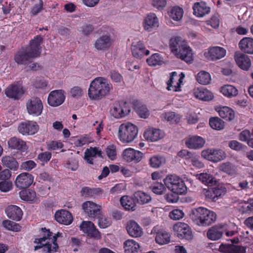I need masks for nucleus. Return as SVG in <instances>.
<instances>
[{
    "mask_svg": "<svg viewBox=\"0 0 253 253\" xmlns=\"http://www.w3.org/2000/svg\"><path fill=\"white\" fill-rule=\"evenodd\" d=\"M151 4L158 10H162L167 5L166 0H150Z\"/></svg>",
    "mask_w": 253,
    "mask_h": 253,
    "instance_id": "nucleus-58",
    "label": "nucleus"
},
{
    "mask_svg": "<svg viewBox=\"0 0 253 253\" xmlns=\"http://www.w3.org/2000/svg\"><path fill=\"white\" fill-rule=\"evenodd\" d=\"M138 129L137 126L129 122L121 124L118 131L119 139L123 143H130L137 136Z\"/></svg>",
    "mask_w": 253,
    "mask_h": 253,
    "instance_id": "nucleus-4",
    "label": "nucleus"
},
{
    "mask_svg": "<svg viewBox=\"0 0 253 253\" xmlns=\"http://www.w3.org/2000/svg\"><path fill=\"white\" fill-rule=\"evenodd\" d=\"M126 229L128 235L133 238L140 237L143 234L142 227L134 220L127 222Z\"/></svg>",
    "mask_w": 253,
    "mask_h": 253,
    "instance_id": "nucleus-24",
    "label": "nucleus"
},
{
    "mask_svg": "<svg viewBox=\"0 0 253 253\" xmlns=\"http://www.w3.org/2000/svg\"><path fill=\"white\" fill-rule=\"evenodd\" d=\"M63 144L60 141H52L48 143L47 148L48 150H57L62 148Z\"/></svg>",
    "mask_w": 253,
    "mask_h": 253,
    "instance_id": "nucleus-64",
    "label": "nucleus"
},
{
    "mask_svg": "<svg viewBox=\"0 0 253 253\" xmlns=\"http://www.w3.org/2000/svg\"><path fill=\"white\" fill-rule=\"evenodd\" d=\"M124 208L127 211H134L136 209V203L134 200L128 196H123L120 200Z\"/></svg>",
    "mask_w": 253,
    "mask_h": 253,
    "instance_id": "nucleus-38",
    "label": "nucleus"
},
{
    "mask_svg": "<svg viewBox=\"0 0 253 253\" xmlns=\"http://www.w3.org/2000/svg\"><path fill=\"white\" fill-rule=\"evenodd\" d=\"M143 156V153L130 147L125 149L122 153L123 160L128 163H139L142 160Z\"/></svg>",
    "mask_w": 253,
    "mask_h": 253,
    "instance_id": "nucleus-11",
    "label": "nucleus"
},
{
    "mask_svg": "<svg viewBox=\"0 0 253 253\" xmlns=\"http://www.w3.org/2000/svg\"><path fill=\"white\" fill-rule=\"evenodd\" d=\"M106 153L109 159L112 160H115L117 158L116 146L114 145L108 146L106 149Z\"/></svg>",
    "mask_w": 253,
    "mask_h": 253,
    "instance_id": "nucleus-55",
    "label": "nucleus"
},
{
    "mask_svg": "<svg viewBox=\"0 0 253 253\" xmlns=\"http://www.w3.org/2000/svg\"><path fill=\"white\" fill-rule=\"evenodd\" d=\"M205 142L203 137L198 135L189 136L185 140L186 147L191 149H201L204 146Z\"/></svg>",
    "mask_w": 253,
    "mask_h": 253,
    "instance_id": "nucleus-20",
    "label": "nucleus"
},
{
    "mask_svg": "<svg viewBox=\"0 0 253 253\" xmlns=\"http://www.w3.org/2000/svg\"><path fill=\"white\" fill-rule=\"evenodd\" d=\"M131 111L130 104L124 101H116L112 105L110 113L115 119H120L127 116Z\"/></svg>",
    "mask_w": 253,
    "mask_h": 253,
    "instance_id": "nucleus-6",
    "label": "nucleus"
},
{
    "mask_svg": "<svg viewBox=\"0 0 253 253\" xmlns=\"http://www.w3.org/2000/svg\"><path fill=\"white\" fill-rule=\"evenodd\" d=\"M194 96L199 99L204 101L211 100L213 97L212 93L204 88H195L193 89Z\"/></svg>",
    "mask_w": 253,
    "mask_h": 253,
    "instance_id": "nucleus-31",
    "label": "nucleus"
},
{
    "mask_svg": "<svg viewBox=\"0 0 253 253\" xmlns=\"http://www.w3.org/2000/svg\"><path fill=\"white\" fill-rule=\"evenodd\" d=\"M192 9L193 14L197 17H203L209 14L211 11V7L203 1L194 3Z\"/></svg>",
    "mask_w": 253,
    "mask_h": 253,
    "instance_id": "nucleus-26",
    "label": "nucleus"
},
{
    "mask_svg": "<svg viewBox=\"0 0 253 253\" xmlns=\"http://www.w3.org/2000/svg\"><path fill=\"white\" fill-rule=\"evenodd\" d=\"M226 54V50L223 47L214 46L209 48L208 51L204 53L206 58L209 60H216L223 57Z\"/></svg>",
    "mask_w": 253,
    "mask_h": 253,
    "instance_id": "nucleus-21",
    "label": "nucleus"
},
{
    "mask_svg": "<svg viewBox=\"0 0 253 253\" xmlns=\"http://www.w3.org/2000/svg\"><path fill=\"white\" fill-rule=\"evenodd\" d=\"M213 191V194L214 197L215 198L216 200L220 197L223 196L226 192V188L222 186H218L212 188Z\"/></svg>",
    "mask_w": 253,
    "mask_h": 253,
    "instance_id": "nucleus-57",
    "label": "nucleus"
},
{
    "mask_svg": "<svg viewBox=\"0 0 253 253\" xmlns=\"http://www.w3.org/2000/svg\"><path fill=\"white\" fill-rule=\"evenodd\" d=\"M113 42L110 34H103L95 41L94 47L98 51H106L111 47Z\"/></svg>",
    "mask_w": 253,
    "mask_h": 253,
    "instance_id": "nucleus-13",
    "label": "nucleus"
},
{
    "mask_svg": "<svg viewBox=\"0 0 253 253\" xmlns=\"http://www.w3.org/2000/svg\"><path fill=\"white\" fill-rule=\"evenodd\" d=\"M183 9L179 6H175V21L178 22L177 25H180L183 16Z\"/></svg>",
    "mask_w": 253,
    "mask_h": 253,
    "instance_id": "nucleus-61",
    "label": "nucleus"
},
{
    "mask_svg": "<svg viewBox=\"0 0 253 253\" xmlns=\"http://www.w3.org/2000/svg\"><path fill=\"white\" fill-rule=\"evenodd\" d=\"M2 225L6 229L13 232H19L21 229V226L18 223L9 220H3Z\"/></svg>",
    "mask_w": 253,
    "mask_h": 253,
    "instance_id": "nucleus-48",
    "label": "nucleus"
},
{
    "mask_svg": "<svg viewBox=\"0 0 253 253\" xmlns=\"http://www.w3.org/2000/svg\"><path fill=\"white\" fill-rule=\"evenodd\" d=\"M164 183L166 187L170 190L174 189V177L172 175H169L164 179Z\"/></svg>",
    "mask_w": 253,
    "mask_h": 253,
    "instance_id": "nucleus-63",
    "label": "nucleus"
},
{
    "mask_svg": "<svg viewBox=\"0 0 253 253\" xmlns=\"http://www.w3.org/2000/svg\"><path fill=\"white\" fill-rule=\"evenodd\" d=\"M224 232L223 225H215L209 229L207 232V236L211 240H218L221 238Z\"/></svg>",
    "mask_w": 253,
    "mask_h": 253,
    "instance_id": "nucleus-28",
    "label": "nucleus"
},
{
    "mask_svg": "<svg viewBox=\"0 0 253 253\" xmlns=\"http://www.w3.org/2000/svg\"><path fill=\"white\" fill-rule=\"evenodd\" d=\"M159 25V19L155 13L147 15L144 19L143 26L145 30L152 32L156 30Z\"/></svg>",
    "mask_w": 253,
    "mask_h": 253,
    "instance_id": "nucleus-18",
    "label": "nucleus"
},
{
    "mask_svg": "<svg viewBox=\"0 0 253 253\" xmlns=\"http://www.w3.org/2000/svg\"><path fill=\"white\" fill-rule=\"evenodd\" d=\"M25 93V89L22 85L16 83L9 85L4 90L5 95L14 100L19 99Z\"/></svg>",
    "mask_w": 253,
    "mask_h": 253,
    "instance_id": "nucleus-9",
    "label": "nucleus"
},
{
    "mask_svg": "<svg viewBox=\"0 0 253 253\" xmlns=\"http://www.w3.org/2000/svg\"><path fill=\"white\" fill-rule=\"evenodd\" d=\"M8 144L10 148L14 149L25 150L26 149V142L22 139L13 137L8 141Z\"/></svg>",
    "mask_w": 253,
    "mask_h": 253,
    "instance_id": "nucleus-39",
    "label": "nucleus"
},
{
    "mask_svg": "<svg viewBox=\"0 0 253 253\" xmlns=\"http://www.w3.org/2000/svg\"><path fill=\"white\" fill-rule=\"evenodd\" d=\"M47 82L43 79H36L33 83V85L36 88L44 89L47 85Z\"/></svg>",
    "mask_w": 253,
    "mask_h": 253,
    "instance_id": "nucleus-62",
    "label": "nucleus"
},
{
    "mask_svg": "<svg viewBox=\"0 0 253 253\" xmlns=\"http://www.w3.org/2000/svg\"><path fill=\"white\" fill-rule=\"evenodd\" d=\"M37 166L36 163L32 160H29L23 162L20 166V169L22 170L30 171L35 168Z\"/></svg>",
    "mask_w": 253,
    "mask_h": 253,
    "instance_id": "nucleus-56",
    "label": "nucleus"
},
{
    "mask_svg": "<svg viewBox=\"0 0 253 253\" xmlns=\"http://www.w3.org/2000/svg\"><path fill=\"white\" fill-rule=\"evenodd\" d=\"M81 194L84 197H93L102 193V190L100 188H90L88 187H84L82 189Z\"/></svg>",
    "mask_w": 253,
    "mask_h": 253,
    "instance_id": "nucleus-50",
    "label": "nucleus"
},
{
    "mask_svg": "<svg viewBox=\"0 0 253 253\" xmlns=\"http://www.w3.org/2000/svg\"><path fill=\"white\" fill-rule=\"evenodd\" d=\"M165 133L160 129L148 127L143 133L144 138L150 142H157L164 137Z\"/></svg>",
    "mask_w": 253,
    "mask_h": 253,
    "instance_id": "nucleus-15",
    "label": "nucleus"
},
{
    "mask_svg": "<svg viewBox=\"0 0 253 253\" xmlns=\"http://www.w3.org/2000/svg\"><path fill=\"white\" fill-rule=\"evenodd\" d=\"M80 229L88 236L96 239H99L100 235L94 224L91 221H83L80 225Z\"/></svg>",
    "mask_w": 253,
    "mask_h": 253,
    "instance_id": "nucleus-22",
    "label": "nucleus"
},
{
    "mask_svg": "<svg viewBox=\"0 0 253 253\" xmlns=\"http://www.w3.org/2000/svg\"><path fill=\"white\" fill-rule=\"evenodd\" d=\"M217 112L221 118L227 121H231L235 117L234 111L228 107L224 106L221 107L217 110Z\"/></svg>",
    "mask_w": 253,
    "mask_h": 253,
    "instance_id": "nucleus-42",
    "label": "nucleus"
},
{
    "mask_svg": "<svg viewBox=\"0 0 253 253\" xmlns=\"http://www.w3.org/2000/svg\"><path fill=\"white\" fill-rule=\"evenodd\" d=\"M164 162V159L158 156H154L149 159V165L154 168L160 167Z\"/></svg>",
    "mask_w": 253,
    "mask_h": 253,
    "instance_id": "nucleus-53",
    "label": "nucleus"
},
{
    "mask_svg": "<svg viewBox=\"0 0 253 253\" xmlns=\"http://www.w3.org/2000/svg\"><path fill=\"white\" fill-rule=\"evenodd\" d=\"M41 237L36 238L34 241L35 244L34 250L37 251L43 247L44 251L48 253H54L57 251L58 246L56 243L57 237H61L62 233L58 232L52 235L51 232L46 228H42L41 233Z\"/></svg>",
    "mask_w": 253,
    "mask_h": 253,
    "instance_id": "nucleus-3",
    "label": "nucleus"
},
{
    "mask_svg": "<svg viewBox=\"0 0 253 253\" xmlns=\"http://www.w3.org/2000/svg\"><path fill=\"white\" fill-rule=\"evenodd\" d=\"M219 251L223 253H245L244 247L232 244H221L219 248Z\"/></svg>",
    "mask_w": 253,
    "mask_h": 253,
    "instance_id": "nucleus-29",
    "label": "nucleus"
},
{
    "mask_svg": "<svg viewBox=\"0 0 253 253\" xmlns=\"http://www.w3.org/2000/svg\"><path fill=\"white\" fill-rule=\"evenodd\" d=\"M234 58L238 67L243 70L247 71L251 66V61L249 57L243 53L236 52Z\"/></svg>",
    "mask_w": 253,
    "mask_h": 253,
    "instance_id": "nucleus-23",
    "label": "nucleus"
},
{
    "mask_svg": "<svg viewBox=\"0 0 253 253\" xmlns=\"http://www.w3.org/2000/svg\"><path fill=\"white\" fill-rule=\"evenodd\" d=\"M101 207L92 201H86L83 203L82 209L90 217H95L100 213Z\"/></svg>",
    "mask_w": 253,
    "mask_h": 253,
    "instance_id": "nucleus-17",
    "label": "nucleus"
},
{
    "mask_svg": "<svg viewBox=\"0 0 253 253\" xmlns=\"http://www.w3.org/2000/svg\"><path fill=\"white\" fill-rule=\"evenodd\" d=\"M55 219L59 223L68 225L70 224L73 220L72 214L65 210H60L55 213Z\"/></svg>",
    "mask_w": 253,
    "mask_h": 253,
    "instance_id": "nucleus-25",
    "label": "nucleus"
},
{
    "mask_svg": "<svg viewBox=\"0 0 253 253\" xmlns=\"http://www.w3.org/2000/svg\"><path fill=\"white\" fill-rule=\"evenodd\" d=\"M206 208L199 207L192 210L190 214V218L192 221L197 225L203 226V221L204 219V213Z\"/></svg>",
    "mask_w": 253,
    "mask_h": 253,
    "instance_id": "nucleus-30",
    "label": "nucleus"
},
{
    "mask_svg": "<svg viewBox=\"0 0 253 253\" xmlns=\"http://www.w3.org/2000/svg\"><path fill=\"white\" fill-rule=\"evenodd\" d=\"M209 124L212 128L216 130L222 129L224 127V122L218 117L211 118Z\"/></svg>",
    "mask_w": 253,
    "mask_h": 253,
    "instance_id": "nucleus-51",
    "label": "nucleus"
},
{
    "mask_svg": "<svg viewBox=\"0 0 253 253\" xmlns=\"http://www.w3.org/2000/svg\"><path fill=\"white\" fill-rule=\"evenodd\" d=\"M2 165L13 170L18 169L19 164L16 159L13 157L5 156L1 158Z\"/></svg>",
    "mask_w": 253,
    "mask_h": 253,
    "instance_id": "nucleus-40",
    "label": "nucleus"
},
{
    "mask_svg": "<svg viewBox=\"0 0 253 253\" xmlns=\"http://www.w3.org/2000/svg\"><path fill=\"white\" fill-rule=\"evenodd\" d=\"M70 93L73 97L79 98L84 94V91L81 87L75 86L71 89Z\"/></svg>",
    "mask_w": 253,
    "mask_h": 253,
    "instance_id": "nucleus-59",
    "label": "nucleus"
},
{
    "mask_svg": "<svg viewBox=\"0 0 253 253\" xmlns=\"http://www.w3.org/2000/svg\"><path fill=\"white\" fill-rule=\"evenodd\" d=\"M34 181L33 175L28 172H22L17 176L15 184L17 187L22 189L30 186Z\"/></svg>",
    "mask_w": 253,
    "mask_h": 253,
    "instance_id": "nucleus-16",
    "label": "nucleus"
},
{
    "mask_svg": "<svg viewBox=\"0 0 253 253\" xmlns=\"http://www.w3.org/2000/svg\"><path fill=\"white\" fill-rule=\"evenodd\" d=\"M218 169L219 171H222L229 176H235L237 174V169L236 166L229 162L220 164Z\"/></svg>",
    "mask_w": 253,
    "mask_h": 253,
    "instance_id": "nucleus-34",
    "label": "nucleus"
},
{
    "mask_svg": "<svg viewBox=\"0 0 253 253\" xmlns=\"http://www.w3.org/2000/svg\"><path fill=\"white\" fill-rule=\"evenodd\" d=\"M146 62L149 66H155L161 65L164 62L163 58L159 53H154L147 59Z\"/></svg>",
    "mask_w": 253,
    "mask_h": 253,
    "instance_id": "nucleus-47",
    "label": "nucleus"
},
{
    "mask_svg": "<svg viewBox=\"0 0 253 253\" xmlns=\"http://www.w3.org/2000/svg\"><path fill=\"white\" fill-rule=\"evenodd\" d=\"M27 113L34 117H37L42 113L43 106L41 99L37 97H32L26 103Z\"/></svg>",
    "mask_w": 253,
    "mask_h": 253,
    "instance_id": "nucleus-7",
    "label": "nucleus"
},
{
    "mask_svg": "<svg viewBox=\"0 0 253 253\" xmlns=\"http://www.w3.org/2000/svg\"><path fill=\"white\" fill-rule=\"evenodd\" d=\"M65 99V92L64 90H54L51 91L48 96V104L52 107H57L61 105Z\"/></svg>",
    "mask_w": 253,
    "mask_h": 253,
    "instance_id": "nucleus-14",
    "label": "nucleus"
},
{
    "mask_svg": "<svg viewBox=\"0 0 253 253\" xmlns=\"http://www.w3.org/2000/svg\"><path fill=\"white\" fill-rule=\"evenodd\" d=\"M196 177L203 183L208 186H212L216 182V180L212 175L207 173L197 174Z\"/></svg>",
    "mask_w": 253,
    "mask_h": 253,
    "instance_id": "nucleus-43",
    "label": "nucleus"
},
{
    "mask_svg": "<svg viewBox=\"0 0 253 253\" xmlns=\"http://www.w3.org/2000/svg\"><path fill=\"white\" fill-rule=\"evenodd\" d=\"M135 110L138 116L142 118H146L149 116V112L144 105L138 104L135 106Z\"/></svg>",
    "mask_w": 253,
    "mask_h": 253,
    "instance_id": "nucleus-52",
    "label": "nucleus"
},
{
    "mask_svg": "<svg viewBox=\"0 0 253 253\" xmlns=\"http://www.w3.org/2000/svg\"><path fill=\"white\" fill-rule=\"evenodd\" d=\"M134 197L137 203L142 204L147 203L151 200V197L148 194L140 191L135 192Z\"/></svg>",
    "mask_w": 253,
    "mask_h": 253,
    "instance_id": "nucleus-49",
    "label": "nucleus"
},
{
    "mask_svg": "<svg viewBox=\"0 0 253 253\" xmlns=\"http://www.w3.org/2000/svg\"><path fill=\"white\" fill-rule=\"evenodd\" d=\"M125 253H137L140 249L138 243L133 239H128L124 243Z\"/></svg>",
    "mask_w": 253,
    "mask_h": 253,
    "instance_id": "nucleus-36",
    "label": "nucleus"
},
{
    "mask_svg": "<svg viewBox=\"0 0 253 253\" xmlns=\"http://www.w3.org/2000/svg\"><path fill=\"white\" fill-rule=\"evenodd\" d=\"M12 188V183L9 181H2L0 182V190L3 192H7Z\"/></svg>",
    "mask_w": 253,
    "mask_h": 253,
    "instance_id": "nucleus-60",
    "label": "nucleus"
},
{
    "mask_svg": "<svg viewBox=\"0 0 253 253\" xmlns=\"http://www.w3.org/2000/svg\"><path fill=\"white\" fill-rule=\"evenodd\" d=\"M39 129L37 123L32 121H26L20 123L18 126V131L23 135H33Z\"/></svg>",
    "mask_w": 253,
    "mask_h": 253,
    "instance_id": "nucleus-12",
    "label": "nucleus"
},
{
    "mask_svg": "<svg viewBox=\"0 0 253 253\" xmlns=\"http://www.w3.org/2000/svg\"><path fill=\"white\" fill-rule=\"evenodd\" d=\"M186 192L187 187L183 180L178 176H175V194L183 195Z\"/></svg>",
    "mask_w": 253,
    "mask_h": 253,
    "instance_id": "nucleus-44",
    "label": "nucleus"
},
{
    "mask_svg": "<svg viewBox=\"0 0 253 253\" xmlns=\"http://www.w3.org/2000/svg\"><path fill=\"white\" fill-rule=\"evenodd\" d=\"M113 85L106 78L97 77L91 81L87 89V96L90 101H98L108 96Z\"/></svg>",
    "mask_w": 253,
    "mask_h": 253,
    "instance_id": "nucleus-1",
    "label": "nucleus"
},
{
    "mask_svg": "<svg viewBox=\"0 0 253 253\" xmlns=\"http://www.w3.org/2000/svg\"><path fill=\"white\" fill-rule=\"evenodd\" d=\"M19 195L21 200L27 202L34 203L38 199L36 192L30 189L20 191Z\"/></svg>",
    "mask_w": 253,
    "mask_h": 253,
    "instance_id": "nucleus-35",
    "label": "nucleus"
},
{
    "mask_svg": "<svg viewBox=\"0 0 253 253\" xmlns=\"http://www.w3.org/2000/svg\"><path fill=\"white\" fill-rule=\"evenodd\" d=\"M196 80L200 84L207 85L211 80L210 74L205 71H200L196 76Z\"/></svg>",
    "mask_w": 253,
    "mask_h": 253,
    "instance_id": "nucleus-46",
    "label": "nucleus"
},
{
    "mask_svg": "<svg viewBox=\"0 0 253 253\" xmlns=\"http://www.w3.org/2000/svg\"><path fill=\"white\" fill-rule=\"evenodd\" d=\"M204 213V219L202 224L203 226H207L213 223L216 218V215L215 212L206 208Z\"/></svg>",
    "mask_w": 253,
    "mask_h": 253,
    "instance_id": "nucleus-45",
    "label": "nucleus"
},
{
    "mask_svg": "<svg viewBox=\"0 0 253 253\" xmlns=\"http://www.w3.org/2000/svg\"><path fill=\"white\" fill-rule=\"evenodd\" d=\"M42 38L37 36L30 42V46L25 50L18 51L14 56L15 61L18 64L26 65L34 58L40 56L41 47V43Z\"/></svg>",
    "mask_w": 253,
    "mask_h": 253,
    "instance_id": "nucleus-2",
    "label": "nucleus"
},
{
    "mask_svg": "<svg viewBox=\"0 0 253 253\" xmlns=\"http://www.w3.org/2000/svg\"><path fill=\"white\" fill-rule=\"evenodd\" d=\"M131 50L132 55L138 59L150 53L149 50L145 48L143 43L141 41L133 42L131 44Z\"/></svg>",
    "mask_w": 253,
    "mask_h": 253,
    "instance_id": "nucleus-19",
    "label": "nucleus"
},
{
    "mask_svg": "<svg viewBox=\"0 0 253 253\" xmlns=\"http://www.w3.org/2000/svg\"><path fill=\"white\" fill-rule=\"evenodd\" d=\"M220 91L224 96L229 98L236 97L238 94V89L235 86L229 84L221 86Z\"/></svg>",
    "mask_w": 253,
    "mask_h": 253,
    "instance_id": "nucleus-37",
    "label": "nucleus"
},
{
    "mask_svg": "<svg viewBox=\"0 0 253 253\" xmlns=\"http://www.w3.org/2000/svg\"><path fill=\"white\" fill-rule=\"evenodd\" d=\"M101 150L97 147H90L84 152V159L90 164H93V161L97 157H101Z\"/></svg>",
    "mask_w": 253,
    "mask_h": 253,
    "instance_id": "nucleus-32",
    "label": "nucleus"
},
{
    "mask_svg": "<svg viewBox=\"0 0 253 253\" xmlns=\"http://www.w3.org/2000/svg\"><path fill=\"white\" fill-rule=\"evenodd\" d=\"M204 158L213 162H218L224 159L226 155L224 151L220 149H207L201 152Z\"/></svg>",
    "mask_w": 253,
    "mask_h": 253,
    "instance_id": "nucleus-8",
    "label": "nucleus"
},
{
    "mask_svg": "<svg viewBox=\"0 0 253 253\" xmlns=\"http://www.w3.org/2000/svg\"><path fill=\"white\" fill-rule=\"evenodd\" d=\"M207 25L211 26L214 29H217L219 27L220 20L218 14L213 15L209 20L206 21Z\"/></svg>",
    "mask_w": 253,
    "mask_h": 253,
    "instance_id": "nucleus-54",
    "label": "nucleus"
},
{
    "mask_svg": "<svg viewBox=\"0 0 253 253\" xmlns=\"http://www.w3.org/2000/svg\"><path fill=\"white\" fill-rule=\"evenodd\" d=\"M239 47L245 53L253 54V39L251 38H244L240 41Z\"/></svg>",
    "mask_w": 253,
    "mask_h": 253,
    "instance_id": "nucleus-33",
    "label": "nucleus"
},
{
    "mask_svg": "<svg viewBox=\"0 0 253 253\" xmlns=\"http://www.w3.org/2000/svg\"><path fill=\"white\" fill-rule=\"evenodd\" d=\"M175 235L180 239L191 240L193 234L189 226L184 222L175 223Z\"/></svg>",
    "mask_w": 253,
    "mask_h": 253,
    "instance_id": "nucleus-10",
    "label": "nucleus"
},
{
    "mask_svg": "<svg viewBox=\"0 0 253 253\" xmlns=\"http://www.w3.org/2000/svg\"><path fill=\"white\" fill-rule=\"evenodd\" d=\"M175 55L188 63H192L193 60L191 49L180 37H175Z\"/></svg>",
    "mask_w": 253,
    "mask_h": 253,
    "instance_id": "nucleus-5",
    "label": "nucleus"
},
{
    "mask_svg": "<svg viewBox=\"0 0 253 253\" xmlns=\"http://www.w3.org/2000/svg\"><path fill=\"white\" fill-rule=\"evenodd\" d=\"M170 240V234L166 231H158L155 237L156 243L160 245L167 244Z\"/></svg>",
    "mask_w": 253,
    "mask_h": 253,
    "instance_id": "nucleus-41",
    "label": "nucleus"
},
{
    "mask_svg": "<svg viewBox=\"0 0 253 253\" xmlns=\"http://www.w3.org/2000/svg\"><path fill=\"white\" fill-rule=\"evenodd\" d=\"M7 216L13 220L20 221L23 216L22 210L15 205H10L6 208L5 210Z\"/></svg>",
    "mask_w": 253,
    "mask_h": 253,
    "instance_id": "nucleus-27",
    "label": "nucleus"
}]
</instances>
